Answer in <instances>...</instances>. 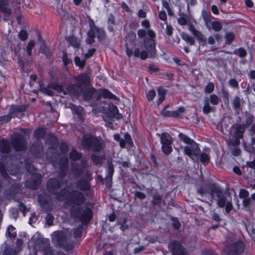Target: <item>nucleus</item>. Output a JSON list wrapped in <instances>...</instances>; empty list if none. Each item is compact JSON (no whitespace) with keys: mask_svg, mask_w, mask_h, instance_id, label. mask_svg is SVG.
<instances>
[{"mask_svg":"<svg viewBox=\"0 0 255 255\" xmlns=\"http://www.w3.org/2000/svg\"><path fill=\"white\" fill-rule=\"evenodd\" d=\"M81 95L83 100L90 103L92 107L96 106L99 101L98 91L94 87L83 89Z\"/></svg>","mask_w":255,"mask_h":255,"instance_id":"10","label":"nucleus"},{"mask_svg":"<svg viewBox=\"0 0 255 255\" xmlns=\"http://www.w3.org/2000/svg\"><path fill=\"white\" fill-rule=\"evenodd\" d=\"M235 35L232 32H227L225 35V39L228 44H230L235 39Z\"/></svg>","mask_w":255,"mask_h":255,"instance_id":"48","label":"nucleus"},{"mask_svg":"<svg viewBox=\"0 0 255 255\" xmlns=\"http://www.w3.org/2000/svg\"><path fill=\"white\" fill-rule=\"evenodd\" d=\"M62 53V59L63 64L65 66H67L72 62V60L68 57V55L66 51H63Z\"/></svg>","mask_w":255,"mask_h":255,"instance_id":"58","label":"nucleus"},{"mask_svg":"<svg viewBox=\"0 0 255 255\" xmlns=\"http://www.w3.org/2000/svg\"><path fill=\"white\" fill-rule=\"evenodd\" d=\"M178 137L180 140L190 145H192L193 143H196V142L194 140L183 133L180 132L178 134Z\"/></svg>","mask_w":255,"mask_h":255,"instance_id":"38","label":"nucleus"},{"mask_svg":"<svg viewBox=\"0 0 255 255\" xmlns=\"http://www.w3.org/2000/svg\"><path fill=\"white\" fill-rule=\"evenodd\" d=\"M126 144L129 147H132L133 145L131 136L128 132L125 133L124 134V138H121L119 141V144L122 148L125 147Z\"/></svg>","mask_w":255,"mask_h":255,"instance_id":"30","label":"nucleus"},{"mask_svg":"<svg viewBox=\"0 0 255 255\" xmlns=\"http://www.w3.org/2000/svg\"><path fill=\"white\" fill-rule=\"evenodd\" d=\"M15 230V228L12 226L11 225L9 226L7 228V231L6 232V235H8V236L11 238V239H14L15 237L16 236V232L13 231Z\"/></svg>","mask_w":255,"mask_h":255,"instance_id":"57","label":"nucleus"},{"mask_svg":"<svg viewBox=\"0 0 255 255\" xmlns=\"http://www.w3.org/2000/svg\"><path fill=\"white\" fill-rule=\"evenodd\" d=\"M218 185L216 183L207 184L205 186H201L197 189V193L202 197H208L212 199L214 195L213 194L212 188L218 187Z\"/></svg>","mask_w":255,"mask_h":255,"instance_id":"19","label":"nucleus"},{"mask_svg":"<svg viewBox=\"0 0 255 255\" xmlns=\"http://www.w3.org/2000/svg\"><path fill=\"white\" fill-rule=\"evenodd\" d=\"M156 95L155 91L153 89L150 90L146 94V97L148 102L152 101L155 98Z\"/></svg>","mask_w":255,"mask_h":255,"instance_id":"55","label":"nucleus"},{"mask_svg":"<svg viewBox=\"0 0 255 255\" xmlns=\"http://www.w3.org/2000/svg\"><path fill=\"white\" fill-rule=\"evenodd\" d=\"M22 24L23 27L18 32V36L22 41H25L27 39L28 35L26 30L24 29V28L26 29L28 27V24L26 21H23Z\"/></svg>","mask_w":255,"mask_h":255,"instance_id":"34","label":"nucleus"},{"mask_svg":"<svg viewBox=\"0 0 255 255\" xmlns=\"http://www.w3.org/2000/svg\"><path fill=\"white\" fill-rule=\"evenodd\" d=\"M35 46V42L33 40H30L26 46V53L28 57H29V61L31 60V56L32 55V50ZM19 66L22 69V67L26 66L27 65L29 64V60L26 59V61H22L21 59L18 58V61Z\"/></svg>","mask_w":255,"mask_h":255,"instance_id":"22","label":"nucleus"},{"mask_svg":"<svg viewBox=\"0 0 255 255\" xmlns=\"http://www.w3.org/2000/svg\"><path fill=\"white\" fill-rule=\"evenodd\" d=\"M40 51L41 53L44 54L48 58H50L52 56V53L49 48L46 46L45 43L40 45Z\"/></svg>","mask_w":255,"mask_h":255,"instance_id":"43","label":"nucleus"},{"mask_svg":"<svg viewBox=\"0 0 255 255\" xmlns=\"http://www.w3.org/2000/svg\"><path fill=\"white\" fill-rule=\"evenodd\" d=\"M182 38L186 42L189 43L190 45H194L195 43V40L194 38L190 36L188 34L185 32H182L181 34Z\"/></svg>","mask_w":255,"mask_h":255,"instance_id":"47","label":"nucleus"},{"mask_svg":"<svg viewBox=\"0 0 255 255\" xmlns=\"http://www.w3.org/2000/svg\"><path fill=\"white\" fill-rule=\"evenodd\" d=\"M59 149L62 154H66L69 150L68 144L65 142H61L59 146Z\"/></svg>","mask_w":255,"mask_h":255,"instance_id":"61","label":"nucleus"},{"mask_svg":"<svg viewBox=\"0 0 255 255\" xmlns=\"http://www.w3.org/2000/svg\"><path fill=\"white\" fill-rule=\"evenodd\" d=\"M82 154L81 152H78L75 148H73L69 153L70 158L74 161L80 160L82 158Z\"/></svg>","mask_w":255,"mask_h":255,"instance_id":"39","label":"nucleus"},{"mask_svg":"<svg viewBox=\"0 0 255 255\" xmlns=\"http://www.w3.org/2000/svg\"><path fill=\"white\" fill-rule=\"evenodd\" d=\"M102 108L105 111L104 120L107 124L108 127L113 129L114 128V118L116 114L119 112L118 107L116 106L112 105L110 108L107 109H105L104 107H102Z\"/></svg>","mask_w":255,"mask_h":255,"instance_id":"14","label":"nucleus"},{"mask_svg":"<svg viewBox=\"0 0 255 255\" xmlns=\"http://www.w3.org/2000/svg\"><path fill=\"white\" fill-rule=\"evenodd\" d=\"M233 54L242 58L246 57L247 55V52L244 48L240 47L239 48L235 49L233 51Z\"/></svg>","mask_w":255,"mask_h":255,"instance_id":"44","label":"nucleus"},{"mask_svg":"<svg viewBox=\"0 0 255 255\" xmlns=\"http://www.w3.org/2000/svg\"><path fill=\"white\" fill-rule=\"evenodd\" d=\"M71 217L81 223H88L93 216V211L87 207L72 206L69 210Z\"/></svg>","mask_w":255,"mask_h":255,"instance_id":"2","label":"nucleus"},{"mask_svg":"<svg viewBox=\"0 0 255 255\" xmlns=\"http://www.w3.org/2000/svg\"><path fill=\"white\" fill-rule=\"evenodd\" d=\"M38 201L42 207L46 206L48 203L47 197L45 195H39L38 196Z\"/></svg>","mask_w":255,"mask_h":255,"instance_id":"50","label":"nucleus"},{"mask_svg":"<svg viewBox=\"0 0 255 255\" xmlns=\"http://www.w3.org/2000/svg\"><path fill=\"white\" fill-rule=\"evenodd\" d=\"M185 112V108L183 107H180L178 108L177 110L173 111L172 117L179 118L181 117L182 114Z\"/></svg>","mask_w":255,"mask_h":255,"instance_id":"52","label":"nucleus"},{"mask_svg":"<svg viewBox=\"0 0 255 255\" xmlns=\"http://www.w3.org/2000/svg\"><path fill=\"white\" fill-rule=\"evenodd\" d=\"M76 83L67 86V90L74 96L78 97L81 95L83 87H87L90 84V77L86 73H83L75 77Z\"/></svg>","mask_w":255,"mask_h":255,"instance_id":"3","label":"nucleus"},{"mask_svg":"<svg viewBox=\"0 0 255 255\" xmlns=\"http://www.w3.org/2000/svg\"><path fill=\"white\" fill-rule=\"evenodd\" d=\"M213 105H217L219 103V98L215 94H213L210 95L209 101Z\"/></svg>","mask_w":255,"mask_h":255,"instance_id":"54","label":"nucleus"},{"mask_svg":"<svg viewBox=\"0 0 255 255\" xmlns=\"http://www.w3.org/2000/svg\"><path fill=\"white\" fill-rule=\"evenodd\" d=\"M162 200L161 196L159 194H155L153 196L152 203L153 205H158Z\"/></svg>","mask_w":255,"mask_h":255,"instance_id":"56","label":"nucleus"},{"mask_svg":"<svg viewBox=\"0 0 255 255\" xmlns=\"http://www.w3.org/2000/svg\"><path fill=\"white\" fill-rule=\"evenodd\" d=\"M91 158L92 161L95 164H99L101 163L102 161V158H101V157L99 155L96 154H92L91 155Z\"/></svg>","mask_w":255,"mask_h":255,"instance_id":"63","label":"nucleus"},{"mask_svg":"<svg viewBox=\"0 0 255 255\" xmlns=\"http://www.w3.org/2000/svg\"><path fill=\"white\" fill-rule=\"evenodd\" d=\"M42 178L40 173H33L31 174V178L25 181V186L33 190L38 189L41 183Z\"/></svg>","mask_w":255,"mask_h":255,"instance_id":"16","label":"nucleus"},{"mask_svg":"<svg viewBox=\"0 0 255 255\" xmlns=\"http://www.w3.org/2000/svg\"><path fill=\"white\" fill-rule=\"evenodd\" d=\"M114 172L113 164L111 161L108 160L107 173L105 177L106 186L111 188L112 186V178Z\"/></svg>","mask_w":255,"mask_h":255,"instance_id":"23","label":"nucleus"},{"mask_svg":"<svg viewBox=\"0 0 255 255\" xmlns=\"http://www.w3.org/2000/svg\"><path fill=\"white\" fill-rule=\"evenodd\" d=\"M15 117L16 107L15 105H12L9 110L8 115L0 117V125L7 123L11 118H14Z\"/></svg>","mask_w":255,"mask_h":255,"instance_id":"27","label":"nucleus"},{"mask_svg":"<svg viewBox=\"0 0 255 255\" xmlns=\"http://www.w3.org/2000/svg\"><path fill=\"white\" fill-rule=\"evenodd\" d=\"M221 96L225 105H228L229 103V93L227 90L224 87L221 90Z\"/></svg>","mask_w":255,"mask_h":255,"instance_id":"45","label":"nucleus"},{"mask_svg":"<svg viewBox=\"0 0 255 255\" xmlns=\"http://www.w3.org/2000/svg\"><path fill=\"white\" fill-rule=\"evenodd\" d=\"M245 131V128L241 125H238L235 130L234 133V137L242 139L244 136V133Z\"/></svg>","mask_w":255,"mask_h":255,"instance_id":"42","label":"nucleus"},{"mask_svg":"<svg viewBox=\"0 0 255 255\" xmlns=\"http://www.w3.org/2000/svg\"><path fill=\"white\" fill-rule=\"evenodd\" d=\"M98 95L100 97L99 100L101 97L105 99L108 98L112 100H117L118 99L117 97L115 94H113L109 90L105 88L100 89V91H98Z\"/></svg>","mask_w":255,"mask_h":255,"instance_id":"29","label":"nucleus"},{"mask_svg":"<svg viewBox=\"0 0 255 255\" xmlns=\"http://www.w3.org/2000/svg\"><path fill=\"white\" fill-rule=\"evenodd\" d=\"M89 29L87 32L88 37L86 42L88 44H92L95 42V38L101 42L106 38L107 34L103 27L96 26L93 19L90 18L88 21Z\"/></svg>","mask_w":255,"mask_h":255,"instance_id":"4","label":"nucleus"},{"mask_svg":"<svg viewBox=\"0 0 255 255\" xmlns=\"http://www.w3.org/2000/svg\"><path fill=\"white\" fill-rule=\"evenodd\" d=\"M67 181L66 179L64 181L57 178H50L47 182V188L49 192L54 195L55 193Z\"/></svg>","mask_w":255,"mask_h":255,"instance_id":"15","label":"nucleus"},{"mask_svg":"<svg viewBox=\"0 0 255 255\" xmlns=\"http://www.w3.org/2000/svg\"><path fill=\"white\" fill-rule=\"evenodd\" d=\"M184 151L185 154L188 157L194 160L196 162H198L200 148L198 144L193 143L190 146L186 145L184 147Z\"/></svg>","mask_w":255,"mask_h":255,"instance_id":"17","label":"nucleus"},{"mask_svg":"<svg viewBox=\"0 0 255 255\" xmlns=\"http://www.w3.org/2000/svg\"><path fill=\"white\" fill-rule=\"evenodd\" d=\"M69 159L67 157H61L59 161V168L68 169Z\"/></svg>","mask_w":255,"mask_h":255,"instance_id":"46","label":"nucleus"},{"mask_svg":"<svg viewBox=\"0 0 255 255\" xmlns=\"http://www.w3.org/2000/svg\"><path fill=\"white\" fill-rule=\"evenodd\" d=\"M242 99H241L238 96H235L232 100V104L233 108L237 113H239L240 111H242Z\"/></svg>","mask_w":255,"mask_h":255,"instance_id":"33","label":"nucleus"},{"mask_svg":"<svg viewBox=\"0 0 255 255\" xmlns=\"http://www.w3.org/2000/svg\"><path fill=\"white\" fill-rule=\"evenodd\" d=\"M46 134V130L44 128H36L33 133V135L36 139L43 138Z\"/></svg>","mask_w":255,"mask_h":255,"instance_id":"40","label":"nucleus"},{"mask_svg":"<svg viewBox=\"0 0 255 255\" xmlns=\"http://www.w3.org/2000/svg\"><path fill=\"white\" fill-rule=\"evenodd\" d=\"M0 12L4 13L7 16L11 15V9L9 7L7 0H0Z\"/></svg>","mask_w":255,"mask_h":255,"instance_id":"31","label":"nucleus"},{"mask_svg":"<svg viewBox=\"0 0 255 255\" xmlns=\"http://www.w3.org/2000/svg\"><path fill=\"white\" fill-rule=\"evenodd\" d=\"M93 179L92 173L88 170H86L83 177L79 178L75 182V187L80 191L86 192L85 194L91 190V182Z\"/></svg>","mask_w":255,"mask_h":255,"instance_id":"8","label":"nucleus"},{"mask_svg":"<svg viewBox=\"0 0 255 255\" xmlns=\"http://www.w3.org/2000/svg\"><path fill=\"white\" fill-rule=\"evenodd\" d=\"M147 35L148 37L145 38L143 40L144 47L148 53V57L153 58L156 56L155 33L152 30L148 29Z\"/></svg>","mask_w":255,"mask_h":255,"instance_id":"7","label":"nucleus"},{"mask_svg":"<svg viewBox=\"0 0 255 255\" xmlns=\"http://www.w3.org/2000/svg\"><path fill=\"white\" fill-rule=\"evenodd\" d=\"M16 251L15 249H13L10 246H8L7 244H5V249L3 253V255H15Z\"/></svg>","mask_w":255,"mask_h":255,"instance_id":"49","label":"nucleus"},{"mask_svg":"<svg viewBox=\"0 0 255 255\" xmlns=\"http://www.w3.org/2000/svg\"><path fill=\"white\" fill-rule=\"evenodd\" d=\"M158 99L156 101L157 105L160 104L165 98L166 90L162 87H159L157 89Z\"/></svg>","mask_w":255,"mask_h":255,"instance_id":"35","label":"nucleus"},{"mask_svg":"<svg viewBox=\"0 0 255 255\" xmlns=\"http://www.w3.org/2000/svg\"><path fill=\"white\" fill-rule=\"evenodd\" d=\"M188 30L196 38L199 42L203 46H205L207 43V38L204 34L200 31L197 30L194 25L189 23L188 24Z\"/></svg>","mask_w":255,"mask_h":255,"instance_id":"21","label":"nucleus"},{"mask_svg":"<svg viewBox=\"0 0 255 255\" xmlns=\"http://www.w3.org/2000/svg\"><path fill=\"white\" fill-rule=\"evenodd\" d=\"M86 201L84 194L78 190H73L70 193L68 202L73 204L72 206H81Z\"/></svg>","mask_w":255,"mask_h":255,"instance_id":"13","label":"nucleus"},{"mask_svg":"<svg viewBox=\"0 0 255 255\" xmlns=\"http://www.w3.org/2000/svg\"><path fill=\"white\" fill-rule=\"evenodd\" d=\"M72 111L73 114L75 115L79 119V122L81 123L84 122V109L80 106H76L75 105L71 104L69 107Z\"/></svg>","mask_w":255,"mask_h":255,"instance_id":"26","label":"nucleus"},{"mask_svg":"<svg viewBox=\"0 0 255 255\" xmlns=\"http://www.w3.org/2000/svg\"><path fill=\"white\" fill-rule=\"evenodd\" d=\"M52 241L56 246L62 247L67 251L71 250L73 247L70 237L61 232L54 233Z\"/></svg>","mask_w":255,"mask_h":255,"instance_id":"6","label":"nucleus"},{"mask_svg":"<svg viewBox=\"0 0 255 255\" xmlns=\"http://www.w3.org/2000/svg\"><path fill=\"white\" fill-rule=\"evenodd\" d=\"M161 150L165 154L168 155L173 151L172 137L166 132L161 133L160 137Z\"/></svg>","mask_w":255,"mask_h":255,"instance_id":"12","label":"nucleus"},{"mask_svg":"<svg viewBox=\"0 0 255 255\" xmlns=\"http://www.w3.org/2000/svg\"><path fill=\"white\" fill-rule=\"evenodd\" d=\"M69 190L65 187L62 188L59 191H57L54 194L56 198L59 201L66 200L68 202V198L70 196Z\"/></svg>","mask_w":255,"mask_h":255,"instance_id":"28","label":"nucleus"},{"mask_svg":"<svg viewBox=\"0 0 255 255\" xmlns=\"http://www.w3.org/2000/svg\"><path fill=\"white\" fill-rule=\"evenodd\" d=\"M169 247L173 255H189L188 252L177 241H174L170 243Z\"/></svg>","mask_w":255,"mask_h":255,"instance_id":"20","label":"nucleus"},{"mask_svg":"<svg viewBox=\"0 0 255 255\" xmlns=\"http://www.w3.org/2000/svg\"><path fill=\"white\" fill-rule=\"evenodd\" d=\"M84 171V170L83 168L74 167L72 168V172L73 174L76 177H79V176L82 175Z\"/></svg>","mask_w":255,"mask_h":255,"instance_id":"62","label":"nucleus"},{"mask_svg":"<svg viewBox=\"0 0 255 255\" xmlns=\"http://www.w3.org/2000/svg\"><path fill=\"white\" fill-rule=\"evenodd\" d=\"M11 150V145L8 140L5 139L0 140V151L6 156L4 161L2 159L0 160V172L4 178L8 177L6 171L11 175L16 174V165L13 157L10 155Z\"/></svg>","mask_w":255,"mask_h":255,"instance_id":"1","label":"nucleus"},{"mask_svg":"<svg viewBox=\"0 0 255 255\" xmlns=\"http://www.w3.org/2000/svg\"><path fill=\"white\" fill-rule=\"evenodd\" d=\"M50 242L49 240L44 238L38 239L35 242L34 248L36 249L47 252L49 250Z\"/></svg>","mask_w":255,"mask_h":255,"instance_id":"25","label":"nucleus"},{"mask_svg":"<svg viewBox=\"0 0 255 255\" xmlns=\"http://www.w3.org/2000/svg\"><path fill=\"white\" fill-rule=\"evenodd\" d=\"M215 89L214 84L213 82H209L205 87L204 92L206 93H211Z\"/></svg>","mask_w":255,"mask_h":255,"instance_id":"53","label":"nucleus"},{"mask_svg":"<svg viewBox=\"0 0 255 255\" xmlns=\"http://www.w3.org/2000/svg\"><path fill=\"white\" fill-rule=\"evenodd\" d=\"M210 157L209 155V153H207L205 152H199V159L201 163H202L204 165H206L210 161Z\"/></svg>","mask_w":255,"mask_h":255,"instance_id":"41","label":"nucleus"},{"mask_svg":"<svg viewBox=\"0 0 255 255\" xmlns=\"http://www.w3.org/2000/svg\"><path fill=\"white\" fill-rule=\"evenodd\" d=\"M66 40L67 42L75 49H78L80 47V40L73 35L67 37Z\"/></svg>","mask_w":255,"mask_h":255,"instance_id":"32","label":"nucleus"},{"mask_svg":"<svg viewBox=\"0 0 255 255\" xmlns=\"http://www.w3.org/2000/svg\"><path fill=\"white\" fill-rule=\"evenodd\" d=\"M18 135L19 134L17 133V151L25 150L27 148L26 143L25 142L20 143L18 141Z\"/></svg>","mask_w":255,"mask_h":255,"instance_id":"60","label":"nucleus"},{"mask_svg":"<svg viewBox=\"0 0 255 255\" xmlns=\"http://www.w3.org/2000/svg\"><path fill=\"white\" fill-rule=\"evenodd\" d=\"M244 250V246L241 241L234 243L225 248V251L228 254L235 255L242 253Z\"/></svg>","mask_w":255,"mask_h":255,"instance_id":"18","label":"nucleus"},{"mask_svg":"<svg viewBox=\"0 0 255 255\" xmlns=\"http://www.w3.org/2000/svg\"><path fill=\"white\" fill-rule=\"evenodd\" d=\"M212 190L213 192V194L214 195L212 199L216 200L217 205L220 208L225 207L228 200L232 199L230 194L225 192L219 185L218 187L212 188Z\"/></svg>","mask_w":255,"mask_h":255,"instance_id":"9","label":"nucleus"},{"mask_svg":"<svg viewBox=\"0 0 255 255\" xmlns=\"http://www.w3.org/2000/svg\"><path fill=\"white\" fill-rule=\"evenodd\" d=\"M214 109V108L210 105L209 98L208 97L205 98L204 100V106L202 109L203 113L205 114H208L213 111Z\"/></svg>","mask_w":255,"mask_h":255,"instance_id":"37","label":"nucleus"},{"mask_svg":"<svg viewBox=\"0 0 255 255\" xmlns=\"http://www.w3.org/2000/svg\"><path fill=\"white\" fill-rule=\"evenodd\" d=\"M201 16L205 22L206 28L210 30L220 31L222 28V24L219 21H212L211 15L209 14L206 8H204L201 11Z\"/></svg>","mask_w":255,"mask_h":255,"instance_id":"11","label":"nucleus"},{"mask_svg":"<svg viewBox=\"0 0 255 255\" xmlns=\"http://www.w3.org/2000/svg\"><path fill=\"white\" fill-rule=\"evenodd\" d=\"M81 144L83 147L88 150H92L94 152H100L102 148L103 141L97 136L91 134H84L82 136Z\"/></svg>","mask_w":255,"mask_h":255,"instance_id":"5","label":"nucleus"},{"mask_svg":"<svg viewBox=\"0 0 255 255\" xmlns=\"http://www.w3.org/2000/svg\"><path fill=\"white\" fill-rule=\"evenodd\" d=\"M67 169L59 168L58 173L56 178L62 181V179L65 177V176L67 174Z\"/></svg>","mask_w":255,"mask_h":255,"instance_id":"59","label":"nucleus"},{"mask_svg":"<svg viewBox=\"0 0 255 255\" xmlns=\"http://www.w3.org/2000/svg\"><path fill=\"white\" fill-rule=\"evenodd\" d=\"M31 154L36 158H40L44 154L43 145L40 143H34L30 147Z\"/></svg>","mask_w":255,"mask_h":255,"instance_id":"24","label":"nucleus"},{"mask_svg":"<svg viewBox=\"0 0 255 255\" xmlns=\"http://www.w3.org/2000/svg\"><path fill=\"white\" fill-rule=\"evenodd\" d=\"M136 58L140 57L142 60H144L148 58V53L145 50H142L140 52L139 49L136 48L133 53Z\"/></svg>","mask_w":255,"mask_h":255,"instance_id":"36","label":"nucleus"},{"mask_svg":"<svg viewBox=\"0 0 255 255\" xmlns=\"http://www.w3.org/2000/svg\"><path fill=\"white\" fill-rule=\"evenodd\" d=\"M74 62L76 66H78L80 68H83L85 66V59L81 60L79 57L76 56L74 58Z\"/></svg>","mask_w":255,"mask_h":255,"instance_id":"51","label":"nucleus"},{"mask_svg":"<svg viewBox=\"0 0 255 255\" xmlns=\"http://www.w3.org/2000/svg\"><path fill=\"white\" fill-rule=\"evenodd\" d=\"M249 192L248 190L245 189H241L240 190L239 197L241 199H244L249 197Z\"/></svg>","mask_w":255,"mask_h":255,"instance_id":"64","label":"nucleus"}]
</instances>
